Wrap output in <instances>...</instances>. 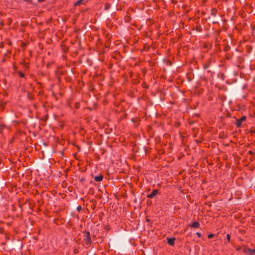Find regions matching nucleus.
I'll return each mask as SVG.
<instances>
[{
  "mask_svg": "<svg viewBox=\"0 0 255 255\" xmlns=\"http://www.w3.org/2000/svg\"><path fill=\"white\" fill-rule=\"evenodd\" d=\"M244 252L247 255H255V249H251L250 248H246L244 250Z\"/></svg>",
  "mask_w": 255,
  "mask_h": 255,
  "instance_id": "obj_1",
  "label": "nucleus"
},
{
  "mask_svg": "<svg viewBox=\"0 0 255 255\" xmlns=\"http://www.w3.org/2000/svg\"><path fill=\"white\" fill-rule=\"evenodd\" d=\"M158 193V189H154L152 192L147 195V197L149 198H152Z\"/></svg>",
  "mask_w": 255,
  "mask_h": 255,
  "instance_id": "obj_2",
  "label": "nucleus"
},
{
  "mask_svg": "<svg viewBox=\"0 0 255 255\" xmlns=\"http://www.w3.org/2000/svg\"><path fill=\"white\" fill-rule=\"evenodd\" d=\"M246 117L245 116H243L240 120H239L237 122V126L238 127L241 126L242 123L246 120Z\"/></svg>",
  "mask_w": 255,
  "mask_h": 255,
  "instance_id": "obj_3",
  "label": "nucleus"
},
{
  "mask_svg": "<svg viewBox=\"0 0 255 255\" xmlns=\"http://www.w3.org/2000/svg\"><path fill=\"white\" fill-rule=\"evenodd\" d=\"M175 239L174 238H169L167 239V243L170 246H173L174 244Z\"/></svg>",
  "mask_w": 255,
  "mask_h": 255,
  "instance_id": "obj_4",
  "label": "nucleus"
},
{
  "mask_svg": "<svg viewBox=\"0 0 255 255\" xmlns=\"http://www.w3.org/2000/svg\"><path fill=\"white\" fill-rule=\"evenodd\" d=\"M103 179V176L102 175L96 176L95 177L94 179L97 182H100Z\"/></svg>",
  "mask_w": 255,
  "mask_h": 255,
  "instance_id": "obj_5",
  "label": "nucleus"
},
{
  "mask_svg": "<svg viewBox=\"0 0 255 255\" xmlns=\"http://www.w3.org/2000/svg\"><path fill=\"white\" fill-rule=\"evenodd\" d=\"M83 1H84L83 0H79L78 1H77L75 3L74 5V6H77L80 5L83 3Z\"/></svg>",
  "mask_w": 255,
  "mask_h": 255,
  "instance_id": "obj_6",
  "label": "nucleus"
},
{
  "mask_svg": "<svg viewBox=\"0 0 255 255\" xmlns=\"http://www.w3.org/2000/svg\"><path fill=\"white\" fill-rule=\"evenodd\" d=\"M199 226V224L198 222H194L191 225V227L194 228H197Z\"/></svg>",
  "mask_w": 255,
  "mask_h": 255,
  "instance_id": "obj_7",
  "label": "nucleus"
},
{
  "mask_svg": "<svg viewBox=\"0 0 255 255\" xmlns=\"http://www.w3.org/2000/svg\"><path fill=\"white\" fill-rule=\"evenodd\" d=\"M86 239L87 240V241H89L90 240V234L89 233H87L86 234Z\"/></svg>",
  "mask_w": 255,
  "mask_h": 255,
  "instance_id": "obj_8",
  "label": "nucleus"
},
{
  "mask_svg": "<svg viewBox=\"0 0 255 255\" xmlns=\"http://www.w3.org/2000/svg\"><path fill=\"white\" fill-rule=\"evenodd\" d=\"M214 236V234H209V235H208V238H209V239H211V238H212Z\"/></svg>",
  "mask_w": 255,
  "mask_h": 255,
  "instance_id": "obj_9",
  "label": "nucleus"
},
{
  "mask_svg": "<svg viewBox=\"0 0 255 255\" xmlns=\"http://www.w3.org/2000/svg\"><path fill=\"white\" fill-rule=\"evenodd\" d=\"M227 240H228V241L229 242V241H230V235L228 234V235H227Z\"/></svg>",
  "mask_w": 255,
  "mask_h": 255,
  "instance_id": "obj_10",
  "label": "nucleus"
},
{
  "mask_svg": "<svg viewBox=\"0 0 255 255\" xmlns=\"http://www.w3.org/2000/svg\"><path fill=\"white\" fill-rule=\"evenodd\" d=\"M20 76L21 77H24V74L23 73H20Z\"/></svg>",
  "mask_w": 255,
  "mask_h": 255,
  "instance_id": "obj_11",
  "label": "nucleus"
},
{
  "mask_svg": "<svg viewBox=\"0 0 255 255\" xmlns=\"http://www.w3.org/2000/svg\"><path fill=\"white\" fill-rule=\"evenodd\" d=\"M196 234H197V236H198L199 237H200L201 236V234H200V233H199L197 232Z\"/></svg>",
  "mask_w": 255,
  "mask_h": 255,
  "instance_id": "obj_12",
  "label": "nucleus"
},
{
  "mask_svg": "<svg viewBox=\"0 0 255 255\" xmlns=\"http://www.w3.org/2000/svg\"><path fill=\"white\" fill-rule=\"evenodd\" d=\"M109 5L106 6V8H106V9H108V8H109Z\"/></svg>",
  "mask_w": 255,
  "mask_h": 255,
  "instance_id": "obj_13",
  "label": "nucleus"
},
{
  "mask_svg": "<svg viewBox=\"0 0 255 255\" xmlns=\"http://www.w3.org/2000/svg\"><path fill=\"white\" fill-rule=\"evenodd\" d=\"M78 209H81V207L80 206H79L78 208Z\"/></svg>",
  "mask_w": 255,
  "mask_h": 255,
  "instance_id": "obj_14",
  "label": "nucleus"
}]
</instances>
